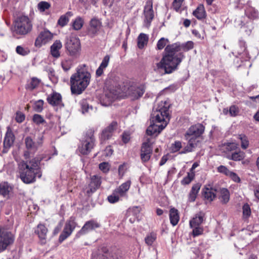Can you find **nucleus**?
<instances>
[{"label": "nucleus", "instance_id": "nucleus-10", "mask_svg": "<svg viewBox=\"0 0 259 259\" xmlns=\"http://www.w3.org/2000/svg\"><path fill=\"white\" fill-rule=\"evenodd\" d=\"M42 137H40L36 142H34L30 137H26L25 139V144L27 150L24 153L25 158H29L30 154H34L38 148L42 146Z\"/></svg>", "mask_w": 259, "mask_h": 259}, {"label": "nucleus", "instance_id": "nucleus-38", "mask_svg": "<svg viewBox=\"0 0 259 259\" xmlns=\"http://www.w3.org/2000/svg\"><path fill=\"white\" fill-rule=\"evenodd\" d=\"M238 138L240 140L241 148L243 149H246L249 144L247 137L244 134H240L238 135Z\"/></svg>", "mask_w": 259, "mask_h": 259}, {"label": "nucleus", "instance_id": "nucleus-51", "mask_svg": "<svg viewBox=\"0 0 259 259\" xmlns=\"http://www.w3.org/2000/svg\"><path fill=\"white\" fill-rule=\"evenodd\" d=\"M218 171L223 174L227 177H229L232 171H230L226 166L220 165L217 168Z\"/></svg>", "mask_w": 259, "mask_h": 259}, {"label": "nucleus", "instance_id": "nucleus-29", "mask_svg": "<svg viewBox=\"0 0 259 259\" xmlns=\"http://www.w3.org/2000/svg\"><path fill=\"white\" fill-rule=\"evenodd\" d=\"M109 60L110 57L108 55L104 57L100 66L96 70V75L97 77L101 76L103 74L104 70L108 65Z\"/></svg>", "mask_w": 259, "mask_h": 259}, {"label": "nucleus", "instance_id": "nucleus-41", "mask_svg": "<svg viewBox=\"0 0 259 259\" xmlns=\"http://www.w3.org/2000/svg\"><path fill=\"white\" fill-rule=\"evenodd\" d=\"M157 238V235L154 232L148 234L145 238V243L148 245H152Z\"/></svg>", "mask_w": 259, "mask_h": 259}, {"label": "nucleus", "instance_id": "nucleus-47", "mask_svg": "<svg viewBox=\"0 0 259 259\" xmlns=\"http://www.w3.org/2000/svg\"><path fill=\"white\" fill-rule=\"evenodd\" d=\"M168 42V39L164 37L161 38L157 43L156 49L158 50H162L166 46Z\"/></svg>", "mask_w": 259, "mask_h": 259}, {"label": "nucleus", "instance_id": "nucleus-31", "mask_svg": "<svg viewBox=\"0 0 259 259\" xmlns=\"http://www.w3.org/2000/svg\"><path fill=\"white\" fill-rule=\"evenodd\" d=\"M200 189V185L199 184L193 185L188 195V201L194 202L195 201Z\"/></svg>", "mask_w": 259, "mask_h": 259}, {"label": "nucleus", "instance_id": "nucleus-56", "mask_svg": "<svg viewBox=\"0 0 259 259\" xmlns=\"http://www.w3.org/2000/svg\"><path fill=\"white\" fill-rule=\"evenodd\" d=\"M239 46L240 50L238 51V53L241 54L245 52L246 49V42L244 40H240L239 41Z\"/></svg>", "mask_w": 259, "mask_h": 259}, {"label": "nucleus", "instance_id": "nucleus-25", "mask_svg": "<svg viewBox=\"0 0 259 259\" xmlns=\"http://www.w3.org/2000/svg\"><path fill=\"white\" fill-rule=\"evenodd\" d=\"M41 81L40 79L37 77H33L27 81L25 85V88L27 90L32 91L38 88L41 85Z\"/></svg>", "mask_w": 259, "mask_h": 259}, {"label": "nucleus", "instance_id": "nucleus-9", "mask_svg": "<svg viewBox=\"0 0 259 259\" xmlns=\"http://www.w3.org/2000/svg\"><path fill=\"white\" fill-rule=\"evenodd\" d=\"M95 139L93 132L91 131L86 134L84 140L82 141L79 147V152L83 155H88L95 146Z\"/></svg>", "mask_w": 259, "mask_h": 259}, {"label": "nucleus", "instance_id": "nucleus-58", "mask_svg": "<svg viewBox=\"0 0 259 259\" xmlns=\"http://www.w3.org/2000/svg\"><path fill=\"white\" fill-rule=\"evenodd\" d=\"M126 171V168L124 164L119 165L118 167V175L119 178L121 179Z\"/></svg>", "mask_w": 259, "mask_h": 259}, {"label": "nucleus", "instance_id": "nucleus-60", "mask_svg": "<svg viewBox=\"0 0 259 259\" xmlns=\"http://www.w3.org/2000/svg\"><path fill=\"white\" fill-rule=\"evenodd\" d=\"M15 119L17 122L19 123H21L23 122L25 119V115L24 114L21 113V112H17L16 113Z\"/></svg>", "mask_w": 259, "mask_h": 259}, {"label": "nucleus", "instance_id": "nucleus-44", "mask_svg": "<svg viewBox=\"0 0 259 259\" xmlns=\"http://www.w3.org/2000/svg\"><path fill=\"white\" fill-rule=\"evenodd\" d=\"M243 218L247 219L251 214V209L248 203H245L242 207Z\"/></svg>", "mask_w": 259, "mask_h": 259}, {"label": "nucleus", "instance_id": "nucleus-39", "mask_svg": "<svg viewBox=\"0 0 259 259\" xmlns=\"http://www.w3.org/2000/svg\"><path fill=\"white\" fill-rule=\"evenodd\" d=\"M120 197L122 196L114 190L112 194L108 196L107 199L110 203H115L119 201Z\"/></svg>", "mask_w": 259, "mask_h": 259}, {"label": "nucleus", "instance_id": "nucleus-42", "mask_svg": "<svg viewBox=\"0 0 259 259\" xmlns=\"http://www.w3.org/2000/svg\"><path fill=\"white\" fill-rule=\"evenodd\" d=\"M195 176V172H189L187 176L183 178L181 181V184L183 185L189 184L194 179Z\"/></svg>", "mask_w": 259, "mask_h": 259}, {"label": "nucleus", "instance_id": "nucleus-37", "mask_svg": "<svg viewBox=\"0 0 259 259\" xmlns=\"http://www.w3.org/2000/svg\"><path fill=\"white\" fill-rule=\"evenodd\" d=\"M84 24L83 19L80 16L77 17L72 22V27L75 30L81 29Z\"/></svg>", "mask_w": 259, "mask_h": 259}, {"label": "nucleus", "instance_id": "nucleus-7", "mask_svg": "<svg viewBox=\"0 0 259 259\" xmlns=\"http://www.w3.org/2000/svg\"><path fill=\"white\" fill-rule=\"evenodd\" d=\"M65 47L68 55L73 58H78L81 53V44L78 37L71 35L67 39Z\"/></svg>", "mask_w": 259, "mask_h": 259}, {"label": "nucleus", "instance_id": "nucleus-19", "mask_svg": "<svg viewBox=\"0 0 259 259\" xmlns=\"http://www.w3.org/2000/svg\"><path fill=\"white\" fill-rule=\"evenodd\" d=\"M117 126V122L113 121L102 131L100 136L102 143L103 141L108 140L112 136L113 132L116 128Z\"/></svg>", "mask_w": 259, "mask_h": 259}, {"label": "nucleus", "instance_id": "nucleus-12", "mask_svg": "<svg viewBox=\"0 0 259 259\" xmlns=\"http://www.w3.org/2000/svg\"><path fill=\"white\" fill-rule=\"evenodd\" d=\"M155 140L151 138H147L146 141L142 144L140 157L143 163L148 162L150 160L153 151L152 146Z\"/></svg>", "mask_w": 259, "mask_h": 259}, {"label": "nucleus", "instance_id": "nucleus-43", "mask_svg": "<svg viewBox=\"0 0 259 259\" xmlns=\"http://www.w3.org/2000/svg\"><path fill=\"white\" fill-rule=\"evenodd\" d=\"M16 53L21 56H26L30 53V50L27 47L18 46L16 48Z\"/></svg>", "mask_w": 259, "mask_h": 259}, {"label": "nucleus", "instance_id": "nucleus-3", "mask_svg": "<svg viewBox=\"0 0 259 259\" xmlns=\"http://www.w3.org/2000/svg\"><path fill=\"white\" fill-rule=\"evenodd\" d=\"M46 159V157H36L31 160L22 161L19 165L20 177L23 182L26 184H30L35 181V178H40L41 177V172L39 166L41 160Z\"/></svg>", "mask_w": 259, "mask_h": 259}, {"label": "nucleus", "instance_id": "nucleus-30", "mask_svg": "<svg viewBox=\"0 0 259 259\" xmlns=\"http://www.w3.org/2000/svg\"><path fill=\"white\" fill-rule=\"evenodd\" d=\"M193 15L198 20L205 18L206 14L203 5H199L196 9L193 11Z\"/></svg>", "mask_w": 259, "mask_h": 259}, {"label": "nucleus", "instance_id": "nucleus-26", "mask_svg": "<svg viewBox=\"0 0 259 259\" xmlns=\"http://www.w3.org/2000/svg\"><path fill=\"white\" fill-rule=\"evenodd\" d=\"M205 214L202 212H199L190 221V227L200 226L204 220Z\"/></svg>", "mask_w": 259, "mask_h": 259}, {"label": "nucleus", "instance_id": "nucleus-1", "mask_svg": "<svg viewBox=\"0 0 259 259\" xmlns=\"http://www.w3.org/2000/svg\"><path fill=\"white\" fill-rule=\"evenodd\" d=\"M194 48V42L188 41L185 43L176 42L166 46L162 58L156 64L155 71L164 69L165 73L169 74L178 69L185 58L183 52H188Z\"/></svg>", "mask_w": 259, "mask_h": 259}, {"label": "nucleus", "instance_id": "nucleus-16", "mask_svg": "<svg viewBox=\"0 0 259 259\" xmlns=\"http://www.w3.org/2000/svg\"><path fill=\"white\" fill-rule=\"evenodd\" d=\"M205 127L201 123H197L191 126L185 135L186 139L188 137L194 136L195 138L199 137L204 131Z\"/></svg>", "mask_w": 259, "mask_h": 259}, {"label": "nucleus", "instance_id": "nucleus-14", "mask_svg": "<svg viewBox=\"0 0 259 259\" xmlns=\"http://www.w3.org/2000/svg\"><path fill=\"white\" fill-rule=\"evenodd\" d=\"M53 37V33L47 29H44L39 32L36 38L34 46L37 48H40L50 42L52 40Z\"/></svg>", "mask_w": 259, "mask_h": 259}, {"label": "nucleus", "instance_id": "nucleus-50", "mask_svg": "<svg viewBox=\"0 0 259 259\" xmlns=\"http://www.w3.org/2000/svg\"><path fill=\"white\" fill-rule=\"evenodd\" d=\"M99 168L104 173H107L109 171L110 165L108 162H103L99 164Z\"/></svg>", "mask_w": 259, "mask_h": 259}, {"label": "nucleus", "instance_id": "nucleus-40", "mask_svg": "<svg viewBox=\"0 0 259 259\" xmlns=\"http://www.w3.org/2000/svg\"><path fill=\"white\" fill-rule=\"evenodd\" d=\"M73 64L72 60L70 58H66L61 62V66L63 69L65 71H68L72 67Z\"/></svg>", "mask_w": 259, "mask_h": 259}, {"label": "nucleus", "instance_id": "nucleus-35", "mask_svg": "<svg viewBox=\"0 0 259 259\" xmlns=\"http://www.w3.org/2000/svg\"><path fill=\"white\" fill-rule=\"evenodd\" d=\"M73 16L71 12H67L65 14L62 15L58 21V24L61 27H64L69 22V18Z\"/></svg>", "mask_w": 259, "mask_h": 259}, {"label": "nucleus", "instance_id": "nucleus-17", "mask_svg": "<svg viewBox=\"0 0 259 259\" xmlns=\"http://www.w3.org/2000/svg\"><path fill=\"white\" fill-rule=\"evenodd\" d=\"M102 26V22L97 18H93L90 21L89 27L88 30V34L93 37L99 31Z\"/></svg>", "mask_w": 259, "mask_h": 259}, {"label": "nucleus", "instance_id": "nucleus-53", "mask_svg": "<svg viewBox=\"0 0 259 259\" xmlns=\"http://www.w3.org/2000/svg\"><path fill=\"white\" fill-rule=\"evenodd\" d=\"M33 121L37 124H39L45 122L43 117L39 114H34L33 116Z\"/></svg>", "mask_w": 259, "mask_h": 259}, {"label": "nucleus", "instance_id": "nucleus-54", "mask_svg": "<svg viewBox=\"0 0 259 259\" xmlns=\"http://www.w3.org/2000/svg\"><path fill=\"white\" fill-rule=\"evenodd\" d=\"M194 148L195 147H194V146L192 144H188V145L184 148L183 150L180 152V153L185 154L188 152H192Z\"/></svg>", "mask_w": 259, "mask_h": 259}, {"label": "nucleus", "instance_id": "nucleus-32", "mask_svg": "<svg viewBox=\"0 0 259 259\" xmlns=\"http://www.w3.org/2000/svg\"><path fill=\"white\" fill-rule=\"evenodd\" d=\"M12 190V187L7 182L0 183V194L4 197H8Z\"/></svg>", "mask_w": 259, "mask_h": 259}, {"label": "nucleus", "instance_id": "nucleus-2", "mask_svg": "<svg viewBox=\"0 0 259 259\" xmlns=\"http://www.w3.org/2000/svg\"><path fill=\"white\" fill-rule=\"evenodd\" d=\"M169 107L168 102L161 101L156 110L153 111L150 125L146 131L148 135L157 136L165 127L169 120Z\"/></svg>", "mask_w": 259, "mask_h": 259}, {"label": "nucleus", "instance_id": "nucleus-48", "mask_svg": "<svg viewBox=\"0 0 259 259\" xmlns=\"http://www.w3.org/2000/svg\"><path fill=\"white\" fill-rule=\"evenodd\" d=\"M44 104V102L42 100H38L35 102L33 109L34 110L37 112H40L43 110V105Z\"/></svg>", "mask_w": 259, "mask_h": 259}, {"label": "nucleus", "instance_id": "nucleus-49", "mask_svg": "<svg viewBox=\"0 0 259 259\" xmlns=\"http://www.w3.org/2000/svg\"><path fill=\"white\" fill-rule=\"evenodd\" d=\"M50 6L51 5L49 3L44 1L39 2L37 5L38 10L41 12H44L49 9Z\"/></svg>", "mask_w": 259, "mask_h": 259}, {"label": "nucleus", "instance_id": "nucleus-62", "mask_svg": "<svg viewBox=\"0 0 259 259\" xmlns=\"http://www.w3.org/2000/svg\"><path fill=\"white\" fill-rule=\"evenodd\" d=\"M81 108L82 110V113H85L88 111V109L89 108V105L85 101H82L80 103Z\"/></svg>", "mask_w": 259, "mask_h": 259}, {"label": "nucleus", "instance_id": "nucleus-36", "mask_svg": "<svg viewBox=\"0 0 259 259\" xmlns=\"http://www.w3.org/2000/svg\"><path fill=\"white\" fill-rule=\"evenodd\" d=\"M148 36L144 33H141L138 37V47L139 49H143L147 45L148 41Z\"/></svg>", "mask_w": 259, "mask_h": 259}, {"label": "nucleus", "instance_id": "nucleus-23", "mask_svg": "<svg viewBox=\"0 0 259 259\" xmlns=\"http://www.w3.org/2000/svg\"><path fill=\"white\" fill-rule=\"evenodd\" d=\"M14 139L15 138L13 132L10 127H8L4 141V152H7L8 149L13 145Z\"/></svg>", "mask_w": 259, "mask_h": 259}, {"label": "nucleus", "instance_id": "nucleus-63", "mask_svg": "<svg viewBox=\"0 0 259 259\" xmlns=\"http://www.w3.org/2000/svg\"><path fill=\"white\" fill-rule=\"evenodd\" d=\"M62 227V223H59L58 224V225L55 228V229L53 231V234L54 235H56L57 234H58L60 232V231H61Z\"/></svg>", "mask_w": 259, "mask_h": 259}, {"label": "nucleus", "instance_id": "nucleus-52", "mask_svg": "<svg viewBox=\"0 0 259 259\" xmlns=\"http://www.w3.org/2000/svg\"><path fill=\"white\" fill-rule=\"evenodd\" d=\"M184 0H174L172 4V8L176 11V12H179L180 10V8L182 6L183 2Z\"/></svg>", "mask_w": 259, "mask_h": 259}, {"label": "nucleus", "instance_id": "nucleus-33", "mask_svg": "<svg viewBox=\"0 0 259 259\" xmlns=\"http://www.w3.org/2000/svg\"><path fill=\"white\" fill-rule=\"evenodd\" d=\"M169 220L172 226H175L178 224L180 220V217L178 210L177 209L172 208L170 209Z\"/></svg>", "mask_w": 259, "mask_h": 259}, {"label": "nucleus", "instance_id": "nucleus-24", "mask_svg": "<svg viewBox=\"0 0 259 259\" xmlns=\"http://www.w3.org/2000/svg\"><path fill=\"white\" fill-rule=\"evenodd\" d=\"M202 193L205 199L208 202L212 201L216 197V190L210 185L205 186L203 189Z\"/></svg>", "mask_w": 259, "mask_h": 259}, {"label": "nucleus", "instance_id": "nucleus-64", "mask_svg": "<svg viewBox=\"0 0 259 259\" xmlns=\"http://www.w3.org/2000/svg\"><path fill=\"white\" fill-rule=\"evenodd\" d=\"M105 152L106 156H109L112 154L113 150H112L110 146H109L106 147V148L105 150Z\"/></svg>", "mask_w": 259, "mask_h": 259}, {"label": "nucleus", "instance_id": "nucleus-22", "mask_svg": "<svg viewBox=\"0 0 259 259\" xmlns=\"http://www.w3.org/2000/svg\"><path fill=\"white\" fill-rule=\"evenodd\" d=\"M34 232L37 235L40 243L41 244H46L48 233V229L46 226L42 224H39L35 229Z\"/></svg>", "mask_w": 259, "mask_h": 259}, {"label": "nucleus", "instance_id": "nucleus-28", "mask_svg": "<svg viewBox=\"0 0 259 259\" xmlns=\"http://www.w3.org/2000/svg\"><path fill=\"white\" fill-rule=\"evenodd\" d=\"M62 45L60 40H56L51 47V54L53 57L58 58L60 56V50Z\"/></svg>", "mask_w": 259, "mask_h": 259}, {"label": "nucleus", "instance_id": "nucleus-57", "mask_svg": "<svg viewBox=\"0 0 259 259\" xmlns=\"http://www.w3.org/2000/svg\"><path fill=\"white\" fill-rule=\"evenodd\" d=\"M115 257L111 252H105L101 256H99V259H115Z\"/></svg>", "mask_w": 259, "mask_h": 259}, {"label": "nucleus", "instance_id": "nucleus-27", "mask_svg": "<svg viewBox=\"0 0 259 259\" xmlns=\"http://www.w3.org/2000/svg\"><path fill=\"white\" fill-rule=\"evenodd\" d=\"M131 185V181L128 180L125 182L122 183L118 188L115 189L119 195L122 197L126 196V193L128 191Z\"/></svg>", "mask_w": 259, "mask_h": 259}, {"label": "nucleus", "instance_id": "nucleus-45", "mask_svg": "<svg viewBox=\"0 0 259 259\" xmlns=\"http://www.w3.org/2000/svg\"><path fill=\"white\" fill-rule=\"evenodd\" d=\"M182 148V144L181 141H176L172 143L170 147V150L171 152L175 153L180 151Z\"/></svg>", "mask_w": 259, "mask_h": 259}, {"label": "nucleus", "instance_id": "nucleus-55", "mask_svg": "<svg viewBox=\"0 0 259 259\" xmlns=\"http://www.w3.org/2000/svg\"><path fill=\"white\" fill-rule=\"evenodd\" d=\"M239 112L237 107L235 105H232L229 109V114L231 116H236Z\"/></svg>", "mask_w": 259, "mask_h": 259}, {"label": "nucleus", "instance_id": "nucleus-34", "mask_svg": "<svg viewBox=\"0 0 259 259\" xmlns=\"http://www.w3.org/2000/svg\"><path fill=\"white\" fill-rule=\"evenodd\" d=\"M219 198L223 203H227L230 199V192L226 188H221L219 191Z\"/></svg>", "mask_w": 259, "mask_h": 259}, {"label": "nucleus", "instance_id": "nucleus-61", "mask_svg": "<svg viewBox=\"0 0 259 259\" xmlns=\"http://www.w3.org/2000/svg\"><path fill=\"white\" fill-rule=\"evenodd\" d=\"M130 135L127 132H124L122 136V140L123 143H127L130 140Z\"/></svg>", "mask_w": 259, "mask_h": 259}, {"label": "nucleus", "instance_id": "nucleus-11", "mask_svg": "<svg viewBox=\"0 0 259 259\" xmlns=\"http://www.w3.org/2000/svg\"><path fill=\"white\" fill-rule=\"evenodd\" d=\"M154 18V12L153 9V2L151 0H147L144 7L143 13V26L149 28Z\"/></svg>", "mask_w": 259, "mask_h": 259}, {"label": "nucleus", "instance_id": "nucleus-8", "mask_svg": "<svg viewBox=\"0 0 259 259\" xmlns=\"http://www.w3.org/2000/svg\"><path fill=\"white\" fill-rule=\"evenodd\" d=\"M77 226V223L76 221V218L74 216L70 217L65 224L63 230L59 237L58 242L61 243L68 238Z\"/></svg>", "mask_w": 259, "mask_h": 259}, {"label": "nucleus", "instance_id": "nucleus-21", "mask_svg": "<svg viewBox=\"0 0 259 259\" xmlns=\"http://www.w3.org/2000/svg\"><path fill=\"white\" fill-rule=\"evenodd\" d=\"M145 91L144 85L139 87L131 86L128 89L127 94L133 99H137L142 97Z\"/></svg>", "mask_w": 259, "mask_h": 259}, {"label": "nucleus", "instance_id": "nucleus-59", "mask_svg": "<svg viewBox=\"0 0 259 259\" xmlns=\"http://www.w3.org/2000/svg\"><path fill=\"white\" fill-rule=\"evenodd\" d=\"M229 177L236 183H240L241 181L240 178L239 177L237 174L233 171H231Z\"/></svg>", "mask_w": 259, "mask_h": 259}, {"label": "nucleus", "instance_id": "nucleus-4", "mask_svg": "<svg viewBox=\"0 0 259 259\" xmlns=\"http://www.w3.org/2000/svg\"><path fill=\"white\" fill-rule=\"evenodd\" d=\"M91 75L85 64L79 65L76 69V72L70 77V89L72 94H81L89 85Z\"/></svg>", "mask_w": 259, "mask_h": 259}, {"label": "nucleus", "instance_id": "nucleus-46", "mask_svg": "<svg viewBox=\"0 0 259 259\" xmlns=\"http://www.w3.org/2000/svg\"><path fill=\"white\" fill-rule=\"evenodd\" d=\"M193 228L192 231V235L193 237H196L202 235L203 233L204 229L203 228L200 227V226H195V227H190Z\"/></svg>", "mask_w": 259, "mask_h": 259}, {"label": "nucleus", "instance_id": "nucleus-15", "mask_svg": "<svg viewBox=\"0 0 259 259\" xmlns=\"http://www.w3.org/2000/svg\"><path fill=\"white\" fill-rule=\"evenodd\" d=\"M100 227V224L95 220H91L85 223L81 229L76 233V237L79 238L91 231Z\"/></svg>", "mask_w": 259, "mask_h": 259}, {"label": "nucleus", "instance_id": "nucleus-5", "mask_svg": "<svg viewBox=\"0 0 259 259\" xmlns=\"http://www.w3.org/2000/svg\"><path fill=\"white\" fill-rule=\"evenodd\" d=\"M32 28V24L30 19L26 16H21L15 20L12 29L14 36L19 38L30 32Z\"/></svg>", "mask_w": 259, "mask_h": 259}, {"label": "nucleus", "instance_id": "nucleus-18", "mask_svg": "<svg viewBox=\"0 0 259 259\" xmlns=\"http://www.w3.org/2000/svg\"><path fill=\"white\" fill-rule=\"evenodd\" d=\"M101 177L99 175H94L91 177V181L89 184V189L87 191L88 194L95 192L101 186Z\"/></svg>", "mask_w": 259, "mask_h": 259}, {"label": "nucleus", "instance_id": "nucleus-6", "mask_svg": "<svg viewBox=\"0 0 259 259\" xmlns=\"http://www.w3.org/2000/svg\"><path fill=\"white\" fill-rule=\"evenodd\" d=\"M221 151L229 160L240 161L245 157V153L240 150L236 143H225L221 146Z\"/></svg>", "mask_w": 259, "mask_h": 259}, {"label": "nucleus", "instance_id": "nucleus-20", "mask_svg": "<svg viewBox=\"0 0 259 259\" xmlns=\"http://www.w3.org/2000/svg\"><path fill=\"white\" fill-rule=\"evenodd\" d=\"M47 100L48 103L53 106L62 107L64 106L62 101L61 95L56 92H53L48 95Z\"/></svg>", "mask_w": 259, "mask_h": 259}, {"label": "nucleus", "instance_id": "nucleus-13", "mask_svg": "<svg viewBox=\"0 0 259 259\" xmlns=\"http://www.w3.org/2000/svg\"><path fill=\"white\" fill-rule=\"evenodd\" d=\"M15 236L10 232L0 229V252L5 250L14 241Z\"/></svg>", "mask_w": 259, "mask_h": 259}]
</instances>
